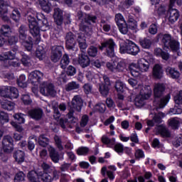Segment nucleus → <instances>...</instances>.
I'll return each mask as SVG.
<instances>
[{
  "instance_id": "f257e3e1",
  "label": "nucleus",
  "mask_w": 182,
  "mask_h": 182,
  "mask_svg": "<svg viewBox=\"0 0 182 182\" xmlns=\"http://www.w3.org/2000/svg\"><path fill=\"white\" fill-rule=\"evenodd\" d=\"M77 18L80 22V31L82 33L79 34L77 42L79 44V48L81 52H85L87 49V43H86V35H90L92 33V29L89 27L90 23H96V16H92L86 14H83L82 11H79L77 14Z\"/></svg>"
},
{
  "instance_id": "f03ea898",
  "label": "nucleus",
  "mask_w": 182,
  "mask_h": 182,
  "mask_svg": "<svg viewBox=\"0 0 182 182\" xmlns=\"http://www.w3.org/2000/svg\"><path fill=\"white\" fill-rule=\"evenodd\" d=\"M36 18L38 22L36 21L33 14L28 13L30 33L36 38V43L38 45L41 42V31H45L49 29V23H48V19L41 13H37Z\"/></svg>"
},
{
  "instance_id": "7ed1b4c3",
  "label": "nucleus",
  "mask_w": 182,
  "mask_h": 182,
  "mask_svg": "<svg viewBox=\"0 0 182 182\" xmlns=\"http://www.w3.org/2000/svg\"><path fill=\"white\" fill-rule=\"evenodd\" d=\"M82 98L79 95H75L72 100L71 105H70V110L68 114V119L60 118L59 124L62 129H66L69 126V122L70 123H77V118L75 117L73 114H77L82 110Z\"/></svg>"
},
{
  "instance_id": "20e7f679",
  "label": "nucleus",
  "mask_w": 182,
  "mask_h": 182,
  "mask_svg": "<svg viewBox=\"0 0 182 182\" xmlns=\"http://www.w3.org/2000/svg\"><path fill=\"white\" fill-rule=\"evenodd\" d=\"M164 90H166V85L163 83H156L154 87V106L156 109H163L168 103L171 99L170 94L160 99L163 95H164Z\"/></svg>"
},
{
  "instance_id": "39448f33",
  "label": "nucleus",
  "mask_w": 182,
  "mask_h": 182,
  "mask_svg": "<svg viewBox=\"0 0 182 182\" xmlns=\"http://www.w3.org/2000/svg\"><path fill=\"white\" fill-rule=\"evenodd\" d=\"M149 69H150V63L144 58L138 60L137 64L132 63L129 65V70L134 77H137L140 72H149Z\"/></svg>"
},
{
  "instance_id": "423d86ee",
  "label": "nucleus",
  "mask_w": 182,
  "mask_h": 182,
  "mask_svg": "<svg viewBox=\"0 0 182 182\" xmlns=\"http://www.w3.org/2000/svg\"><path fill=\"white\" fill-rule=\"evenodd\" d=\"M18 52V46H15L11 50L5 52L3 55H0V60H8L9 66H13V68H19L21 63L19 60L15 59L16 53Z\"/></svg>"
},
{
  "instance_id": "0eeeda50",
  "label": "nucleus",
  "mask_w": 182,
  "mask_h": 182,
  "mask_svg": "<svg viewBox=\"0 0 182 182\" xmlns=\"http://www.w3.org/2000/svg\"><path fill=\"white\" fill-rule=\"evenodd\" d=\"M138 89L140 94L135 98V106L136 107H142V106H144V101L151 96V88L149 86L144 87L139 84Z\"/></svg>"
},
{
  "instance_id": "6e6552de",
  "label": "nucleus",
  "mask_w": 182,
  "mask_h": 182,
  "mask_svg": "<svg viewBox=\"0 0 182 182\" xmlns=\"http://www.w3.org/2000/svg\"><path fill=\"white\" fill-rule=\"evenodd\" d=\"M176 4L178 6H181L182 0H169V6L168 11V19L171 23H174L180 18V13L178 10L173 9L176 6Z\"/></svg>"
},
{
  "instance_id": "1a4fd4ad",
  "label": "nucleus",
  "mask_w": 182,
  "mask_h": 182,
  "mask_svg": "<svg viewBox=\"0 0 182 182\" xmlns=\"http://www.w3.org/2000/svg\"><path fill=\"white\" fill-rule=\"evenodd\" d=\"M119 52L136 56L140 52V48L134 42L127 40L124 44L120 45Z\"/></svg>"
},
{
  "instance_id": "9d476101",
  "label": "nucleus",
  "mask_w": 182,
  "mask_h": 182,
  "mask_svg": "<svg viewBox=\"0 0 182 182\" xmlns=\"http://www.w3.org/2000/svg\"><path fill=\"white\" fill-rule=\"evenodd\" d=\"M28 177L31 182H41L39 178H41L44 182H52V176L45 172L36 173L34 171H31L28 173Z\"/></svg>"
},
{
  "instance_id": "9b49d317",
  "label": "nucleus",
  "mask_w": 182,
  "mask_h": 182,
  "mask_svg": "<svg viewBox=\"0 0 182 182\" xmlns=\"http://www.w3.org/2000/svg\"><path fill=\"white\" fill-rule=\"evenodd\" d=\"M100 50H105L106 55L110 58L114 56V48H116V43L113 39L109 38V40L105 41L101 43L100 46Z\"/></svg>"
},
{
  "instance_id": "f8f14e48",
  "label": "nucleus",
  "mask_w": 182,
  "mask_h": 182,
  "mask_svg": "<svg viewBox=\"0 0 182 182\" xmlns=\"http://www.w3.org/2000/svg\"><path fill=\"white\" fill-rule=\"evenodd\" d=\"M2 149L4 153L9 154L14 151V138L9 135H5L2 139Z\"/></svg>"
},
{
  "instance_id": "ddd939ff",
  "label": "nucleus",
  "mask_w": 182,
  "mask_h": 182,
  "mask_svg": "<svg viewBox=\"0 0 182 182\" xmlns=\"http://www.w3.org/2000/svg\"><path fill=\"white\" fill-rule=\"evenodd\" d=\"M40 92L43 96H55L56 90L52 83L43 82L40 87Z\"/></svg>"
},
{
  "instance_id": "4468645a",
  "label": "nucleus",
  "mask_w": 182,
  "mask_h": 182,
  "mask_svg": "<svg viewBox=\"0 0 182 182\" xmlns=\"http://www.w3.org/2000/svg\"><path fill=\"white\" fill-rule=\"evenodd\" d=\"M14 120L16 122L11 121V124L16 129V132H18L19 133H21V132H23V128H22V123H23V114H15L13 116Z\"/></svg>"
},
{
  "instance_id": "2eb2a0df",
  "label": "nucleus",
  "mask_w": 182,
  "mask_h": 182,
  "mask_svg": "<svg viewBox=\"0 0 182 182\" xmlns=\"http://www.w3.org/2000/svg\"><path fill=\"white\" fill-rule=\"evenodd\" d=\"M62 50H63V48L60 46H55L52 48L50 55L52 62L56 63V62L60 60V58H62Z\"/></svg>"
},
{
  "instance_id": "dca6fc26",
  "label": "nucleus",
  "mask_w": 182,
  "mask_h": 182,
  "mask_svg": "<svg viewBox=\"0 0 182 182\" xmlns=\"http://www.w3.org/2000/svg\"><path fill=\"white\" fill-rule=\"evenodd\" d=\"M164 76V70L161 64H155L152 68V77L154 79H163Z\"/></svg>"
},
{
  "instance_id": "f3484780",
  "label": "nucleus",
  "mask_w": 182,
  "mask_h": 182,
  "mask_svg": "<svg viewBox=\"0 0 182 182\" xmlns=\"http://www.w3.org/2000/svg\"><path fill=\"white\" fill-rule=\"evenodd\" d=\"M103 80L105 83V85H100V92L103 96H107L109 95V87L111 85L110 79L106 75H103Z\"/></svg>"
},
{
  "instance_id": "a211bd4d",
  "label": "nucleus",
  "mask_w": 182,
  "mask_h": 182,
  "mask_svg": "<svg viewBox=\"0 0 182 182\" xmlns=\"http://www.w3.org/2000/svg\"><path fill=\"white\" fill-rule=\"evenodd\" d=\"M42 77H43V73L39 70L33 71L28 75V79L31 83H39Z\"/></svg>"
},
{
  "instance_id": "6ab92c4d",
  "label": "nucleus",
  "mask_w": 182,
  "mask_h": 182,
  "mask_svg": "<svg viewBox=\"0 0 182 182\" xmlns=\"http://www.w3.org/2000/svg\"><path fill=\"white\" fill-rule=\"evenodd\" d=\"M66 48L68 50L75 49L76 41H75V35L72 32L68 33L65 36Z\"/></svg>"
},
{
  "instance_id": "aec40b11",
  "label": "nucleus",
  "mask_w": 182,
  "mask_h": 182,
  "mask_svg": "<svg viewBox=\"0 0 182 182\" xmlns=\"http://www.w3.org/2000/svg\"><path fill=\"white\" fill-rule=\"evenodd\" d=\"M115 89L118 94V99L119 100H124V96L120 93H123L126 90V84L120 80H117L115 82Z\"/></svg>"
},
{
  "instance_id": "412c9836",
  "label": "nucleus",
  "mask_w": 182,
  "mask_h": 182,
  "mask_svg": "<svg viewBox=\"0 0 182 182\" xmlns=\"http://www.w3.org/2000/svg\"><path fill=\"white\" fill-rule=\"evenodd\" d=\"M53 18L55 23L59 26L63 23V11L59 9H54Z\"/></svg>"
},
{
  "instance_id": "4be33fe9",
  "label": "nucleus",
  "mask_w": 182,
  "mask_h": 182,
  "mask_svg": "<svg viewBox=\"0 0 182 182\" xmlns=\"http://www.w3.org/2000/svg\"><path fill=\"white\" fill-rule=\"evenodd\" d=\"M157 38L158 39H161V42L166 48H168V46L173 42V38L170 34L160 33L157 36Z\"/></svg>"
},
{
  "instance_id": "5701e85b",
  "label": "nucleus",
  "mask_w": 182,
  "mask_h": 182,
  "mask_svg": "<svg viewBox=\"0 0 182 182\" xmlns=\"http://www.w3.org/2000/svg\"><path fill=\"white\" fill-rule=\"evenodd\" d=\"M77 62L82 68H87V66L90 65V59H89V56L85 54L79 55Z\"/></svg>"
},
{
  "instance_id": "b1692460",
  "label": "nucleus",
  "mask_w": 182,
  "mask_h": 182,
  "mask_svg": "<svg viewBox=\"0 0 182 182\" xmlns=\"http://www.w3.org/2000/svg\"><path fill=\"white\" fill-rule=\"evenodd\" d=\"M165 116L166 114L163 112H159L158 114H155L153 120L147 121V126H149V127H153V126H154V122L155 123H161V118Z\"/></svg>"
},
{
  "instance_id": "393cba45",
  "label": "nucleus",
  "mask_w": 182,
  "mask_h": 182,
  "mask_svg": "<svg viewBox=\"0 0 182 182\" xmlns=\"http://www.w3.org/2000/svg\"><path fill=\"white\" fill-rule=\"evenodd\" d=\"M156 134H161L163 137H170V132L164 125L157 126L155 128Z\"/></svg>"
},
{
  "instance_id": "a878e982",
  "label": "nucleus",
  "mask_w": 182,
  "mask_h": 182,
  "mask_svg": "<svg viewBox=\"0 0 182 182\" xmlns=\"http://www.w3.org/2000/svg\"><path fill=\"white\" fill-rule=\"evenodd\" d=\"M48 149L51 160L54 163H58L59 161V154L56 151V149L52 146H48Z\"/></svg>"
},
{
  "instance_id": "bb28decb",
  "label": "nucleus",
  "mask_w": 182,
  "mask_h": 182,
  "mask_svg": "<svg viewBox=\"0 0 182 182\" xmlns=\"http://www.w3.org/2000/svg\"><path fill=\"white\" fill-rule=\"evenodd\" d=\"M154 55L158 58H161L164 60H168L170 55L168 53L163 51L160 48H156L154 49Z\"/></svg>"
},
{
  "instance_id": "cd10ccee",
  "label": "nucleus",
  "mask_w": 182,
  "mask_h": 182,
  "mask_svg": "<svg viewBox=\"0 0 182 182\" xmlns=\"http://www.w3.org/2000/svg\"><path fill=\"white\" fill-rule=\"evenodd\" d=\"M1 107L7 112H11L15 108V103L9 101L8 100H4L1 102Z\"/></svg>"
},
{
  "instance_id": "c85d7f7f",
  "label": "nucleus",
  "mask_w": 182,
  "mask_h": 182,
  "mask_svg": "<svg viewBox=\"0 0 182 182\" xmlns=\"http://www.w3.org/2000/svg\"><path fill=\"white\" fill-rule=\"evenodd\" d=\"M38 2L44 12L49 14L52 11V4L47 2L46 0H38Z\"/></svg>"
},
{
  "instance_id": "c756f323",
  "label": "nucleus",
  "mask_w": 182,
  "mask_h": 182,
  "mask_svg": "<svg viewBox=\"0 0 182 182\" xmlns=\"http://www.w3.org/2000/svg\"><path fill=\"white\" fill-rule=\"evenodd\" d=\"M166 75L170 76V77H172V79H178V77H180V73L177 71L175 68H173L171 67H168L166 69Z\"/></svg>"
},
{
  "instance_id": "7c9ffc66",
  "label": "nucleus",
  "mask_w": 182,
  "mask_h": 182,
  "mask_svg": "<svg viewBox=\"0 0 182 182\" xmlns=\"http://www.w3.org/2000/svg\"><path fill=\"white\" fill-rule=\"evenodd\" d=\"M29 114L32 119H35L36 120H39V119L42 118V114H43V112L41 109H32L29 112Z\"/></svg>"
},
{
  "instance_id": "2f4dec72",
  "label": "nucleus",
  "mask_w": 182,
  "mask_h": 182,
  "mask_svg": "<svg viewBox=\"0 0 182 182\" xmlns=\"http://www.w3.org/2000/svg\"><path fill=\"white\" fill-rule=\"evenodd\" d=\"M11 33L12 31H11V26L9 25L6 24L3 25L0 29V34L1 36H4L5 38L11 36Z\"/></svg>"
},
{
  "instance_id": "473e14b6",
  "label": "nucleus",
  "mask_w": 182,
  "mask_h": 182,
  "mask_svg": "<svg viewBox=\"0 0 182 182\" xmlns=\"http://www.w3.org/2000/svg\"><path fill=\"white\" fill-rule=\"evenodd\" d=\"M168 48H170V49L173 52H176L178 56L181 55V53H180V43L176 40L172 41V42L169 44Z\"/></svg>"
},
{
  "instance_id": "72a5a7b5",
  "label": "nucleus",
  "mask_w": 182,
  "mask_h": 182,
  "mask_svg": "<svg viewBox=\"0 0 182 182\" xmlns=\"http://www.w3.org/2000/svg\"><path fill=\"white\" fill-rule=\"evenodd\" d=\"M102 141L104 144H107L108 147H113L116 144V139H109L107 135H103L102 137Z\"/></svg>"
},
{
  "instance_id": "f704fd0d",
  "label": "nucleus",
  "mask_w": 182,
  "mask_h": 182,
  "mask_svg": "<svg viewBox=\"0 0 182 182\" xmlns=\"http://www.w3.org/2000/svg\"><path fill=\"white\" fill-rule=\"evenodd\" d=\"M9 99H18L19 96V91L15 87H9Z\"/></svg>"
},
{
  "instance_id": "c9c22d12",
  "label": "nucleus",
  "mask_w": 182,
  "mask_h": 182,
  "mask_svg": "<svg viewBox=\"0 0 182 182\" xmlns=\"http://www.w3.org/2000/svg\"><path fill=\"white\" fill-rule=\"evenodd\" d=\"M14 159L17 163L21 164L23 163V151L21 150H17L14 153Z\"/></svg>"
},
{
  "instance_id": "e433bc0d",
  "label": "nucleus",
  "mask_w": 182,
  "mask_h": 182,
  "mask_svg": "<svg viewBox=\"0 0 182 182\" xmlns=\"http://www.w3.org/2000/svg\"><path fill=\"white\" fill-rule=\"evenodd\" d=\"M79 87H80L79 84L75 81H73V82H68L65 85V90L66 92H70L71 90H76L79 89Z\"/></svg>"
},
{
  "instance_id": "4c0bfd02",
  "label": "nucleus",
  "mask_w": 182,
  "mask_h": 182,
  "mask_svg": "<svg viewBox=\"0 0 182 182\" xmlns=\"http://www.w3.org/2000/svg\"><path fill=\"white\" fill-rule=\"evenodd\" d=\"M70 63V60H69V55H68V54H65L60 60V66L62 69H66Z\"/></svg>"
},
{
  "instance_id": "58836bf2",
  "label": "nucleus",
  "mask_w": 182,
  "mask_h": 182,
  "mask_svg": "<svg viewBox=\"0 0 182 182\" xmlns=\"http://www.w3.org/2000/svg\"><path fill=\"white\" fill-rule=\"evenodd\" d=\"M117 26L119 32L122 33V35H127V32H129V27H127V23H126V21L118 24Z\"/></svg>"
},
{
  "instance_id": "ea45409f",
  "label": "nucleus",
  "mask_w": 182,
  "mask_h": 182,
  "mask_svg": "<svg viewBox=\"0 0 182 182\" xmlns=\"http://www.w3.org/2000/svg\"><path fill=\"white\" fill-rule=\"evenodd\" d=\"M9 122V116L4 111H0V123L1 124H5Z\"/></svg>"
},
{
  "instance_id": "a19ab883",
  "label": "nucleus",
  "mask_w": 182,
  "mask_h": 182,
  "mask_svg": "<svg viewBox=\"0 0 182 182\" xmlns=\"http://www.w3.org/2000/svg\"><path fill=\"white\" fill-rule=\"evenodd\" d=\"M38 144L41 147H46L49 144V139L45 135H41L38 138Z\"/></svg>"
},
{
  "instance_id": "79ce46f5",
  "label": "nucleus",
  "mask_w": 182,
  "mask_h": 182,
  "mask_svg": "<svg viewBox=\"0 0 182 182\" xmlns=\"http://www.w3.org/2000/svg\"><path fill=\"white\" fill-rule=\"evenodd\" d=\"M116 70H117V72H126V70H127V65L123 61L117 63Z\"/></svg>"
},
{
  "instance_id": "37998d69",
  "label": "nucleus",
  "mask_w": 182,
  "mask_h": 182,
  "mask_svg": "<svg viewBox=\"0 0 182 182\" xmlns=\"http://www.w3.org/2000/svg\"><path fill=\"white\" fill-rule=\"evenodd\" d=\"M128 26L129 29L135 31L137 32V21H136L133 18H129L128 20Z\"/></svg>"
},
{
  "instance_id": "c03bdc74",
  "label": "nucleus",
  "mask_w": 182,
  "mask_h": 182,
  "mask_svg": "<svg viewBox=\"0 0 182 182\" xmlns=\"http://www.w3.org/2000/svg\"><path fill=\"white\" fill-rule=\"evenodd\" d=\"M139 43L144 49H149L151 46V41L146 38L139 39Z\"/></svg>"
},
{
  "instance_id": "a18cd8bd",
  "label": "nucleus",
  "mask_w": 182,
  "mask_h": 182,
  "mask_svg": "<svg viewBox=\"0 0 182 182\" xmlns=\"http://www.w3.org/2000/svg\"><path fill=\"white\" fill-rule=\"evenodd\" d=\"M94 110L100 112V113H105L106 112V105L103 102H100L94 107Z\"/></svg>"
},
{
  "instance_id": "49530a36",
  "label": "nucleus",
  "mask_w": 182,
  "mask_h": 182,
  "mask_svg": "<svg viewBox=\"0 0 182 182\" xmlns=\"http://www.w3.org/2000/svg\"><path fill=\"white\" fill-rule=\"evenodd\" d=\"M87 54L91 58H96V56H97V48L93 46H91L87 49Z\"/></svg>"
},
{
  "instance_id": "de8ad7c7",
  "label": "nucleus",
  "mask_w": 182,
  "mask_h": 182,
  "mask_svg": "<svg viewBox=\"0 0 182 182\" xmlns=\"http://www.w3.org/2000/svg\"><path fill=\"white\" fill-rule=\"evenodd\" d=\"M11 18L15 22H18L21 19V13L18 9H14L11 14Z\"/></svg>"
},
{
  "instance_id": "09e8293b",
  "label": "nucleus",
  "mask_w": 182,
  "mask_h": 182,
  "mask_svg": "<svg viewBox=\"0 0 182 182\" xmlns=\"http://www.w3.org/2000/svg\"><path fill=\"white\" fill-rule=\"evenodd\" d=\"M0 96L9 99V87H4L0 89Z\"/></svg>"
},
{
  "instance_id": "8fccbe9b",
  "label": "nucleus",
  "mask_w": 182,
  "mask_h": 182,
  "mask_svg": "<svg viewBox=\"0 0 182 182\" xmlns=\"http://www.w3.org/2000/svg\"><path fill=\"white\" fill-rule=\"evenodd\" d=\"M117 62H108L107 63V68L111 72H114V73H117Z\"/></svg>"
},
{
  "instance_id": "3c124183",
  "label": "nucleus",
  "mask_w": 182,
  "mask_h": 182,
  "mask_svg": "<svg viewBox=\"0 0 182 182\" xmlns=\"http://www.w3.org/2000/svg\"><path fill=\"white\" fill-rule=\"evenodd\" d=\"M172 144L174 147H180V146L182 144V135L174 138L172 141Z\"/></svg>"
},
{
  "instance_id": "603ef678",
  "label": "nucleus",
  "mask_w": 182,
  "mask_h": 182,
  "mask_svg": "<svg viewBox=\"0 0 182 182\" xmlns=\"http://www.w3.org/2000/svg\"><path fill=\"white\" fill-rule=\"evenodd\" d=\"M54 140H55V146H57L58 150L60 151L63 150V145H62V140L60 139V137L58 136V135H55L54 136Z\"/></svg>"
},
{
  "instance_id": "864d4df0",
  "label": "nucleus",
  "mask_w": 182,
  "mask_h": 182,
  "mask_svg": "<svg viewBox=\"0 0 182 182\" xmlns=\"http://www.w3.org/2000/svg\"><path fill=\"white\" fill-rule=\"evenodd\" d=\"M77 153L78 156H86V154L89 153V148L85 146L80 147L77 150Z\"/></svg>"
},
{
  "instance_id": "5fc2aeb1",
  "label": "nucleus",
  "mask_w": 182,
  "mask_h": 182,
  "mask_svg": "<svg viewBox=\"0 0 182 182\" xmlns=\"http://www.w3.org/2000/svg\"><path fill=\"white\" fill-rule=\"evenodd\" d=\"M114 150L118 154H122L124 150V146L122 144H117L114 146Z\"/></svg>"
},
{
  "instance_id": "6e6d98bb",
  "label": "nucleus",
  "mask_w": 182,
  "mask_h": 182,
  "mask_svg": "<svg viewBox=\"0 0 182 182\" xmlns=\"http://www.w3.org/2000/svg\"><path fill=\"white\" fill-rule=\"evenodd\" d=\"M101 27L105 32H109L112 28L109 22H106L104 20H102L101 21Z\"/></svg>"
},
{
  "instance_id": "4d7b16f0",
  "label": "nucleus",
  "mask_w": 182,
  "mask_h": 182,
  "mask_svg": "<svg viewBox=\"0 0 182 182\" xmlns=\"http://www.w3.org/2000/svg\"><path fill=\"white\" fill-rule=\"evenodd\" d=\"M7 38H8V43L11 46H12V45H16V43H18V37L15 36H9V37Z\"/></svg>"
},
{
  "instance_id": "13d9d810",
  "label": "nucleus",
  "mask_w": 182,
  "mask_h": 182,
  "mask_svg": "<svg viewBox=\"0 0 182 182\" xmlns=\"http://www.w3.org/2000/svg\"><path fill=\"white\" fill-rule=\"evenodd\" d=\"M36 55L38 59L42 60V58L45 56V50L43 47H41L40 48H37L36 51Z\"/></svg>"
},
{
  "instance_id": "bf43d9fd",
  "label": "nucleus",
  "mask_w": 182,
  "mask_h": 182,
  "mask_svg": "<svg viewBox=\"0 0 182 182\" xmlns=\"http://www.w3.org/2000/svg\"><path fill=\"white\" fill-rule=\"evenodd\" d=\"M174 102L176 105H182V90L174 97Z\"/></svg>"
},
{
  "instance_id": "052dcab7",
  "label": "nucleus",
  "mask_w": 182,
  "mask_h": 182,
  "mask_svg": "<svg viewBox=\"0 0 182 182\" xmlns=\"http://www.w3.org/2000/svg\"><path fill=\"white\" fill-rule=\"evenodd\" d=\"M115 21L117 22V25H120V23H124V22H126V20H124V17H123L122 15L120 14H116Z\"/></svg>"
},
{
  "instance_id": "680f3d73",
  "label": "nucleus",
  "mask_w": 182,
  "mask_h": 182,
  "mask_svg": "<svg viewBox=\"0 0 182 182\" xmlns=\"http://www.w3.org/2000/svg\"><path fill=\"white\" fill-rule=\"evenodd\" d=\"M169 126L173 129H177L178 127V119L176 118H172L169 120Z\"/></svg>"
},
{
  "instance_id": "e2e57ef3",
  "label": "nucleus",
  "mask_w": 182,
  "mask_h": 182,
  "mask_svg": "<svg viewBox=\"0 0 182 182\" xmlns=\"http://www.w3.org/2000/svg\"><path fill=\"white\" fill-rule=\"evenodd\" d=\"M134 156L138 160H140V159H144V152L141 149H136L135 151Z\"/></svg>"
},
{
  "instance_id": "0e129e2a",
  "label": "nucleus",
  "mask_w": 182,
  "mask_h": 182,
  "mask_svg": "<svg viewBox=\"0 0 182 182\" xmlns=\"http://www.w3.org/2000/svg\"><path fill=\"white\" fill-rule=\"evenodd\" d=\"M67 75L68 76H75L76 75V68L72 65H69L67 69Z\"/></svg>"
},
{
  "instance_id": "69168bd1",
  "label": "nucleus",
  "mask_w": 182,
  "mask_h": 182,
  "mask_svg": "<svg viewBox=\"0 0 182 182\" xmlns=\"http://www.w3.org/2000/svg\"><path fill=\"white\" fill-rule=\"evenodd\" d=\"M22 174H23V171L17 173L14 177V182H23V176H22Z\"/></svg>"
},
{
  "instance_id": "338daca9",
  "label": "nucleus",
  "mask_w": 182,
  "mask_h": 182,
  "mask_svg": "<svg viewBox=\"0 0 182 182\" xmlns=\"http://www.w3.org/2000/svg\"><path fill=\"white\" fill-rule=\"evenodd\" d=\"M88 122H89V117L87 115H83L80 122L81 127H86Z\"/></svg>"
},
{
  "instance_id": "774afa93",
  "label": "nucleus",
  "mask_w": 182,
  "mask_h": 182,
  "mask_svg": "<svg viewBox=\"0 0 182 182\" xmlns=\"http://www.w3.org/2000/svg\"><path fill=\"white\" fill-rule=\"evenodd\" d=\"M166 6L161 5L157 9H156V12L159 16L161 15H164V14H166Z\"/></svg>"
}]
</instances>
